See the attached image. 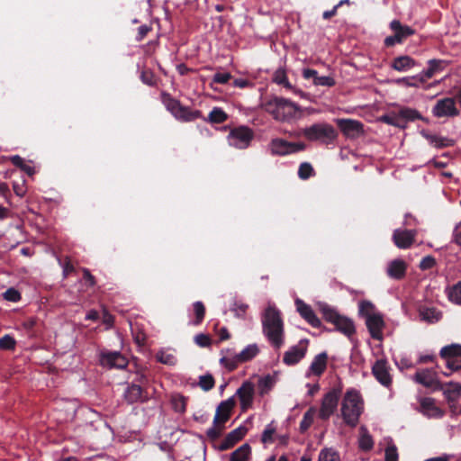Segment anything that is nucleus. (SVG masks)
I'll use <instances>...</instances> for the list:
<instances>
[{
    "instance_id": "5fc2aeb1",
    "label": "nucleus",
    "mask_w": 461,
    "mask_h": 461,
    "mask_svg": "<svg viewBox=\"0 0 461 461\" xmlns=\"http://www.w3.org/2000/svg\"><path fill=\"white\" fill-rule=\"evenodd\" d=\"M16 346V341L14 337L6 334L0 338V349L2 350H14Z\"/></svg>"
},
{
    "instance_id": "5701e85b",
    "label": "nucleus",
    "mask_w": 461,
    "mask_h": 461,
    "mask_svg": "<svg viewBox=\"0 0 461 461\" xmlns=\"http://www.w3.org/2000/svg\"><path fill=\"white\" fill-rule=\"evenodd\" d=\"M123 397L125 401L132 404L137 402H147L149 400L147 391L140 386V384H137L135 383H131L128 384L126 390L124 391Z\"/></svg>"
},
{
    "instance_id": "864d4df0",
    "label": "nucleus",
    "mask_w": 461,
    "mask_h": 461,
    "mask_svg": "<svg viewBox=\"0 0 461 461\" xmlns=\"http://www.w3.org/2000/svg\"><path fill=\"white\" fill-rule=\"evenodd\" d=\"M140 80L143 84L149 86H155L157 85L155 75L150 69H143L141 71Z\"/></svg>"
},
{
    "instance_id": "13d9d810",
    "label": "nucleus",
    "mask_w": 461,
    "mask_h": 461,
    "mask_svg": "<svg viewBox=\"0 0 461 461\" xmlns=\"http://www.w3.org/2000/svg\"><path fill=\"white\" fill-rule=\"evenodd\" d=\"M4 299L9 302L16 303L21 300V294L18 290L15 288H8L4 294H3Z\"/></svg>"
},
{
    "instance_id": "cd10ccee",
    "label": "nucleus",
    "mask_w": 461,
    "mask_h": 461,
    "mask_svg": "<svg viewBox=\"0 0 461 461\" xmlns=\"http://www.w3.org/2000/svg\"><path fill=\"white\" fill-rule=\"evenodd\" d=\"M428 65L429 68L420 73L425 81L433 77L436 74L443 71L448 65V61L433 59L428 61Z\"/></svg>"
},
{
    "instance_id": "4d7b16f0",
    "label": "nucleus",
    "mask_w": 461,
    "mask_h": 461,
    "mask_svg": "<svg viewBox=\"0 0 461 461\" xmlns=\"http://www.w3.org/2000/svg\"><path fill=\"white\" fill-rule=\"evenodd\" d=\"M374 447V441L372 437L366 433L363 434L359 438V447L364 451H369Z\"/></svg>"
},
{
    "instance_id": "9d476101",
    "label": "nucleus",
    "mask_w": 461,
    "mask_h": 461,
    "mask_svg": "<svg viewBox=\"0 0 461 461\" xmlns=\"http://www.w3.org/2000/svg\"><path fill=\"white\" fill-rule=\"evenodd\" d=\"M439 356L446 361L447 368L450 372H443L445 376H449L452 372L461 369V345L451 344L441 348Z\"/></svg>"
},
{
    "instance_id": "a878e982",
    "label": "nucleus",
    "mask_w": 461,
    "mask_h": 461,
    "mask_svg": "<svg viewBox=\"0 0 461 461\" xmlns=\"http://www.w3.org/2000/svg\"><path fill=\"white\" fill-rule=\"evenodd\" d=\"M419 411L428 418H441L444 411L436 405L435 399L430 397H422L420 399Z\"/></svg>"
},
{
    "instance_id": "423d86ee",
    "label": "nucleus",
    "mask_w": 461,
    "mask_h": 461,
    "mask_svg": "<svg viewBox=\"0 0 461 461\" xmlns=\"http://www.w3.org/2000/svg\"><path fill=\"white\" fill-rule=\"evenodd\" d=\"M161 102L167 110L178 121L193 122L203 117L199 110H191L189 107L183 106L179 100L174 98L167 92L161 93Z\"/></svg>"
},
{
    "instance_id": "4c0bfd02",
    "label": "nucleus",
    "mask_w": 461,
    "mask_h": 461,
    "mask_svg": "<svg viewBox=\"0 0 461 461\" xmlns=\"http://www.w3.org/2000/svg\"><path fill=\"white\" fill-rule=\"evenodd\" d=\"M358 313L361 317L366 320L368 319V316L375 315L378 312H375V306L373 303L364 300L359 303Z\"/></svg>"
},
{
    "instance_id": "680f3d73",
    "label": "nucleus",
    "mask_w": 461,
    "mask_h": 461,
    "mask_svg": "<svg viewBox=\"0 0 461 461\" xmlns=\"http://www.w3.org/2000/svg\"><path fill=\"white\" fill-rule=\"evenodd\" d=\"M152 31V26L148 24L140 25L135 37L136 41L140 42Z\"/></svg>"
},
{
    "instance_id": "8fccbe9b",
    "label": "nucleus",
    "mask_w": 461,
    "mask_h": 461,
    "mask_svg": "<svg viewBox=\"0 0 461 461\" xmlns=\"http://www.w3.org/2000/svg\"><path fill=\"white\" fill-rule=\"evenodd\" d=\"M273 81L277 85H282L286 88H291L292 86L288 81L285 69L279 68L274 73Z\"/></svg>"
},
{
    "instance_id": "774afa93",
    "label": "nucleus",
    "mask_w": 461,
    "mask_h": 461,
    "mask_svg": "<svg viewBox=\"0 0 461 461\" xmlns=\"http://www.w3.org/2000/svg\"><path fill=\"white\" fill-rule=\"evenodd\" d=\"M157 358H158V361L162 364H166V365H174L175 364V357L170 354H165L162 352L160 354H158Z\"/></svg>"
},
{
    "instance_id": "37998d69",
    "label": "nucleus",
    "mask_w": 461,
    "mask_h": 461,
    "mask_svg": "<svg viewBox=\"0 0 461 461\" xmlns=\"http://www.w3.org/2000/svg\"><path fill=\"white\" fill-rule=\"evenodd\" d=\"M315 409L310 408L303 417V420L300 422V430L301 432L306 431L313 423V419L315 415Z\"/></svg>"
},
{
    "instance_id": "338daca9",
    "label": "nucleus",
    "mask_w": 461,
    "mask_h": 461,
    "mask_svg": "<svg viewBox=\"0 0 461 461\" xmlns=\"http://www.w3.org/2000/svg\"><path fill=\"white\" fill-rule=\"evenodd\" d=\"M385 461H398V452L395 446H390L386 447Z\"/></svg>"
},
{
    "instance_id": "7ed1b4c3",
    "label": "nucleus",
    "mask_w": 461,
    "mask_h": 461,
    "mask_svg": "<svg viewBox=\"0 0 461 461\" xmlns=\"http://www.w3.org/2000/svg\"><path fill=\"white\" fill-rule=\"evenodd\" d=\"M264 110L276 121H289L296 116L299 110L297 105L283 97H272L263 104Z\"/></svg>"
},
{
    "instance_id": "ddd939ff",
    "label": "nucleus",
    "mask_w": 461,
    "mask_h": 461,
    "mask_svg": "<svg viewBox=\"0 0 461 461\" xmlns=\"http://www.w3.org/2000/svg\"><path fill=\"white\" fill-rule=\"evenodd\" d=\"M253 138L254 132L248 126L233 128L228 135L230 145L240 149H247Z\"/></svg>"
},
{
    "instance_id": "39448f33",
    "label": "nucleus",
    "mask_w": 461,
    "mask_h": 461,
    "mask_svg": "<svg viewBox=\"0 0 461 461\" xmlns=\"http://www.w3.org/2000/svg\"><path fill=\"white\" fill-rule=\"evenodd\" d=\"M322 318L335 326L336 330L341 332L348 338L356 333L355 323L352 319L341 315L339 312L328 304H322L320 307Z\"/></svg>"
},
{
    "instance_id": "a19ab883",
    "label": "nucleus",
    "mask_w": 461,
    "mask_h": 461,
    "mask_svg": "<svg viewBox=\"0 0 461 461\" xmlns=\"http://www.w3.org/2000/svg\"><path fill=\"white\" fill-rule=\"evenodd\" d=\"M10 160L14 166L24 171L27 175L32 176L35 173L34 168L27 165L22 157L15 155L11 157Z\"/></svg>"
},
{
    "instance_id": "49530a36",
    "label": "nucleus",
    "mask_w": 461,
    "mask_h": 461,
    "mask_svg": "<svg viewBox=\"0 0 461 461\" xmlns=\"http://www.w3.org/2000/svg\"><path fill=\"white\" fill-rule=\"evenodd\" d=\"M215 380L210 374L201 375L199 377L198 385L205 392L212 390L214 387Z\"/></svg>"
},
{
    "instance_id": "6e6552de",
    "label": "nucleus",
    "mask_w": 461,
    "mask_h": 461,
    "mask_svg": "<svg viewBox=\"0 0 461 461\" xmlns=\"http://www.w3.org/2000/svg\"><path fill=\"white\" fill-rule=\"evenodd\" d=\"M342 390L343 385L341 383H339L324 394L319 411L320 419L327 420L332 414H334L338 408Z\"/></svg>"
},
{
    "instance_id": "6e6d98bb",
    "label": "nucleus",
    "mask_w": 461,
    "mask_h": 461,
    "mask_svg": "<svg viewBox=\"0 0 461 461\" xmlns=\"http://www.w3.org/2000/svg\"><path fill=\"white\" fill-rule=\"evenodd\" d=\"M221 364L224 366L229 371L235 370L238 366L241 363L240 360L237 359V354L232 357H222L220 360Z\"/></svg>"
},
{
    "instance_id": "c9c22d12",
    "label": "nucleus",
    "mask_w": 461,
    "mask_h": 461,
    "mask_svg": "<svg viewBox=\"0 0 461 461\" xmlns=\"http://www.w3.org/2000/svg\"><path fill=\"white\" fill-rule=\"evenodd\" d=\"M420 316L422 321H425L429 323H435L438 321L442 315L435 308H423L420 310Z\"/></svg>"
},
{
    "instance_id": "de8ad7c7",
    "label": "nucleus",
    "mask_w": 461,
    "mask_h": 461,
    "mask_svg": "<svg viewBox=\"0 0 461 461\" xmlns=\"http://www.w3.org/2000/svg\"><path fill=\"white\" fill-rule=\"evenodd\" d=\"M401 120L400 112H398V113L385 114L381 117V121L383 122L402 129V122Z\"/></svg>"
},
{
    "instance_id": "2f4dec72",
    "label": "nucleus",
    "mask_w": 461,
    "mask_h": 461,
    "mask_svg": "<svg viewBox=\"0 0 461 461\" xmlns=\"http://www.w3.org/2000/svg\"><path fill=\"white\" fill-rule=\"evenodd\" d=\"M416 65L415 60L410 56L403 55L395 58L392 62V68L394 70L402 72L407 71Z\"/></svg>"
},
{
    "instance_id": "09e8293b",
    "label": "nucleus",
    "mask_w": 461,
    "mask_h": 461,
    "mask_svg": "<svg viewBox=\"0 0 461 461\" xmlns=\"http://www.w3.org/2000/svg\"><path fill=\"white\" fill-rule=\"evenodd\" d=\"M447 385L448 388L444 390V393L449 401H452L456 397L461 395V384L451 382Z\"/></svg>"
},
{
    "instance_id": "e433bc0d",
    "label": "nucleus",
    "mask_w": 461,
    "mask_h": 461,
    "mask_svg": "<svg viewBox=\"0 0 461 461\" xmlns=\"http://www.w3.org/2000/svg\"><path fill=\"white\" fill-rule=\"evenodd\" d=\"M187 398L180 393L171 396L172 408L176 412L184 413L186 410Z\"/></svg>"
},
{
    "instance_id": "e2e57ef3",
    "label": "nucleus",
    "mask_w": 461,
    "mask_h": 461,
    "mask_svg": "<svg viewBox=\"0 0 461 461\" xmlns=\"http://www.w3.org/2000/svg\"><path fill=\"white\" fill-rule=\"evenodd\" d=\"M195 343L202 348H206L211 345V338L203 333L197 334L194 337Z\"/></svg>"
},
{
    "instance_id": "72a5a7b5",
    "label": "nucleus",
    "mask_w": 461,
    "mask_h": 461,
    "mask_svg": "<svg viewBox=\"0 0 461 461\" xmlns=\"http://www.w3.org/2000/svg\"><path fill=\"white\" fill-rule=\"evenodd\" d=\"M250 456L251 447L245 443L230 454V461H249Z\"/></svg>"
},
{
    "instance_id": "c85d7f7f",
    "label": "nucleus",
    "mask_w": 461,
    "mask_h": 461,
    "mask_svg": "<svg viewBox=\"0 0 461 461\" xmlns=\"http://www.w3.org/2000/svg\"><path fill=\"white\" fill-rule=\"evenodd\" d=\"M407 265L402 259L391 261L387 267V275L393 279L400 280L405 276Z\"/></svg>"
},
{
    "instance_id": "f257e3e1",
    "label": "nucleus",
    "mask_w": 461,
    "mask_h": 461,
    "mask_svg": "<svg viewBox=\"0 0 461 461\" xmlns=\"http://www.w3.org/2000/svg\"><path fill=\"white\" fill-rule=\"evenodd\" d=\"M262 330L270 344L279 349L285 342L284 321L280 311L269 305L262 316Z\"/></svg>"
},
{
    "instance_id": "f3484780",
    "label": "nucleus",
    "mask_w": 461,
    "mask_h": 461,
    "mask_svg": "<svg viewBox=\"0 0 461 461\" xmlns=\"http://www.w3.org/2000/svg\"><path fill=\"white\" fill-rule=\"evenodd\" d=\"M100 364L108 368L123 369L127 366L128 360L118 351H104L100 354Z\"/></svg>"
},
{
    "instance_id": "393cba45",
    "label": "nucleus",
    "mask_w": 461,
    "mask_h": 461,
    "mask_svg": "<svg viewBox=\"0 0 461 461\" xmlns=\"http://www.w3.org/2000/svg\"><path fill=\"white\" fill-rule=\"evenodd\" d=\"M295 305L301 317L303 318L313 328H321V321L316 316L315 312L309 304L305 303L301 299H296Z\"/></svg>"
},
{
    "instance_id": "f8f14e48",
    "label": "nucleus",
    "mask_w": 461,
    "mask_h": 461,
    "mask_svg": "<svg viewBox=\"0 0 461 461\" xmlns=\"http://www.w3.org/2000/svg\"><path fill=\"white\" fill-rule=\"evenodd\" d=\"M390 29L393 32V35L387 36L384 41L388 48L402 43L408 37L415 33V30L408 25H402L399 20H393L390 23Z\"/></svg>"
},
{
    "instance_id": "7c9ffc66",
    "label": "nucleus",
    "mask_w": 461,
    "mask_h": 461,
    "mask_svg": "<svg viewBox=\"0 0 461 461\" xmlns=\"http://www.w3.org/2000/svg\"><path fill=\"white\" fill-rule=\"evenodd\" d=\"M328 355L326 352H321L315 356L313 358L309 370L312 374L320 376L321 375L327 367Z\"/></svg>"
},
{
    "instance_id": "ea45409f",
    "label": "nucleus",
    "mask_w": 461,
    "mask_h": 461,
    "mask_svg": "<svg viewBox=\"0 0 461 461\" xmlns=\"http://www.w3.org/2000/svg\"><path fill=\"white\" fill-rule=\"evenodd\" d=\"M447 297L453 303L461 305V281L448 288Z\"/></svg>"
},
{
    "instance_id": "69168bd1",
    "label": "nucleus",
    "mask_w": 461,
    "mask_h": 461,
    "mask_svg": "<svg viewBox=\"0 0 461 461\" xmlns=\"http://www.w3.org/2000/svg\"><path fill=\"white\" fill-rule=\"evenodd\" d=\"M231 78L230 73H216L213 77L212 83L216 84H226Z\"/></svg>"
},
{
    "instance_id": "b1692460",
    "label": "nucleus",
    "mask_w": 461,
    "mask_h": 461,
    "mask_svg": "<svg viewBox=\"0 0 461 461\" xmlns=\"http://www.w3.org/2000/svg\"><path fill=\"white\" fill-rule=\"evenodd\" d=\"M248 432V429L244 426H240L235 429L229 432L222 439L219 446V450L225 451L233 447L240 440H241Z\"/></svg>"
},
{
    "instance_id": "c756f323",
    "label": "nucleus",
    "mask_w": 461,
    "mask_h": 461,
    "mask_svg": "<svg viewBox=\"0 0 461 461\" xmlns=\"http://www.w3.org/2000/svg\"><path fill=\"white\" fill-rule=\"evenodd\" d=\"M421 135L429 142L430 145L437 149L453 147L455 140L447 137L429 133L425 131H421Z\"/></svg>"
},
{
    "instance_id": "473e14b6",
    "label": "nucleus",
    "mask_w": 461,
    "mask_h": 461,
    "mask_svg": "<svg viewBox=\"0 0 461 461\" xmlns=\"http://www.w3.org/2000/svg\"><path fill=\"white\" fill-rule=\"evenodd\" d=\"M400 118H402V129L406 127L408 122H413L415 120L425 121L423 116L415 109L403 107L399 110Z\"/></svg>"
},
{
    "instance_id": "bb28decb",
    "label": "nucleus",
    "mask_w": 461,
    "mask_h": 461,
    "mask_svg": "<svg viewBox=\"0 0 461 461\" xmlns=\"http://www.w3.org/2000/svg\"><path fill=\"white\" fill-rule=\"evenodd\" d=\"M303 77L307 80L312 79V82L315 86L330 87L336 84V81L333 77L328 76H319L318 72L312 68H304L303 70Z\"/></svg>"
},
{
    "instance_id": "0e129e2a",
    "label": "nucleus",
    "mask_w": 461,
    "mask_h": 461,
    "mask_svg": "<svg viewBox=\"0 0 461 461\" xmlns=\"http://www.w3.org/2000/svg\"><path fill=\"white\" fill-rule=\"evenodd\" d=\"M224 429V425H221L219 427L213 424V427L208 429L206 434L207 437L212 440L217 439L221 435V431Z\"/></svg>"
},
{
    "instance_id": "6ab92c4d",
    "label": "nucleus",
    "mask_w": 461,
    "mask_h": 461,
    "mask_svg": "<svg viewBox=\"0 0 461 461\" xmlns=\"http://www.w3.org/2000/svg\"><path fill=\"white\" fill-rule=\"evenodd\" d=\"M235 404L236 402L233 397L221 402L216 408V412L213 418V424L217 427L224 425L230 420Z\"/></svg>"
},
{
    "instance_id": "20e7f679",
    "label": "nucleus",
    "mask_w": 461,
    "mask_h": 461,
    "mask_svg": "<svg viewBox=\"0 0 461 461\" xmlns=\"http://www.w3.org/2000/svg\"><path fill=\"white\" fill-rule=\"evenodd\" d=\"M322 318L335 326L336 330L341 332L348 338L356 333L355 323L352 319L341 315L339 312L328 304H322L320 307Z\"/></svg>"
},
{
    "instance_id": "f03ea898",
    "label": "nucleus",
    "mask_w": 461,
    "mask_h": 461,
    "mask_svg": "<svg viewBox=\"0 0 461 461\" xmlns=\"http://www.w3.org/2000/svg\"><path fill=\"white\" fill-rule=\"evenodd\" d=\"M364 410V402L361 394L356 389H348L341 402V417L344 422L354 428L359 422V418Z\"/></svg>"
},
{
    "instance_id": "0eeeda50",
    "label": "nucleus",
    "mask_w": 461,
    "mask_h": 461,
    "mask_svg": "<svg viewBox=\"0 0 461 461\" xmlns=\"http://www.w3.org/2000/svg\"><path fill=\"white\" fill-rule=\"evenodd\" d=\"M300 135L304 136L310 141L330 143L337 138L338 133L332 125L321 122L302 129Z\"/></svg>"
},
{
    "instance_id": "a18cd8bd",
    "label": "nucleus",
    "mask_w": 461,
    "mask_h": 461,
    "mask_svg": "<svg viewBox=\"0 0 461 461\" xmlns=\"http://www.w3.org/2000/svg\"><path fill=\"white\" fill-rule=\"evenodd\" d=\"M314 174H315L314 169L310 163L303 162L299 166L298 176L301 179L306 180V179L310 178L311 176H314Z\"/></svg>"
},
{
    "instance_id": "bf43d9fd",
    "label": "nucleus",
    "mask_w": 461,
    "mask_h": 461,
    "mask_svg": "<svg viewBox=\"0 0 461 461\" xmlns=\"http://www.w3.org/2000/svg\"><path fill=\"white\" fill-rule=\"evenodd\" d=\"M274 384H275V380L269 375L261 378L258 383V385L262 391L261 393H263L264 391L270 390L273 387Z\"/></svg>"
},
{
    "instance_id": "aec40b11",
    "label": "nucleus",
    "mask_w": 461,
    "mask_h": 461,
    "mask_svg": "<svg viewBox=\"0 0 461 461\" xmlns=\"http://www.w3.org/2000/svg\"><path fill=\"white\" fill-rule=\"evenodd\" d=\"M236 394L239 397L241 411H246L248 409L251 408L253 404L255 394L254 384L249 381L244 382L237 390Z\"/></svg>"
},
{
    "instance_id": "dca6fc26",
    "label": "nucleus",
    "mask_w": 461,
    "mask_h": 461,
    "mask_svg": "<svg viewBox=\"0 0 461 461\" xmlns=\"http://www.w3.org/2000/svg\"><path fill=\"white\" fill-rule=\"evenodd\" d=\"M391 367L385 359H377L372 366V375L383 386L389 388L393 384Z\"/></svg>"
},
{
    "instance_id": "f704fd0d",
    "label": "nucleus",
    "mask_w": 461,
    "mask_h": 461,
    "mask_svg": "<svg viewBox=\"0 0 461 461\" xmlns=\"http://www.w3.org/2000/svg\"><path fill=\"white\" fill-rule=\"evenodd\" d=\"M259 352V348L256 344L248 345L240 353L237 354V359L241 363L250 361Z\"/></svg>"
},
{
    "instance_id": "a211bd4d",
    "label": "nucleus",
    "mask_w": 461,
    "mask_h": 461,
    "mask_svg": "<svg viewBox=\"0 0 461 461\" xmlns=\"http://www.w3.org/2000/svg\"><path fill=\"white\" fill-rule=\"evenodd\" d=\"M416 235V230L396 229L393 230L392 240L397 248L406 249L415 242Z\"/></svg>"
},
{
    "instance_id": "4468645a",
    "label": "nucleus",
    "mask_w": 461,
    "mask_h": 461,
    "mask_svg": "<svg viewBox=\"0 0 461 461\" xmlns=\"http://www.w3.org/2000/svg\"><path fill=\"white\" fill-rule=\"evenodd\" d=\"M460 113L456 106V101L452 97H446L437 101L432 108V114L435 117H456Z\"/></svg>"
},
{
    "instance_id": "3c124183",
    "label": "nucleus",
    "mask_w": 461,
    "mask_h": 461,
    "mask_svg": "<svg viewBox=\"0 0 461 461\" xmlns=\"http://www.w3.org/2000/svg\"><path fill=\"white\" fill-rule=\"evenodd\" d=\"M318 461H340V458L336 451L324 448L320 452Z\"/></svg>"
},
{
    "instance_id": "603ef678",
    "label": "nucleus",
    "mask_w": 461,
    "mask_h": 461,
    "mask_svg": "<svg viewBox=\"0 0 461 461\" xmlns=\"http://www.w3.org/2000/svg\"><path fill=\"white\" fill-rule=\"evenodd\" d=\"M276 433V427L273 422L269 423L264 429L261 437V441L264 444H269L274 442V435Z\"/></svg>"
},
{
    "instance_id": "052dcab7",
    "label": "nucleus",
    "mask_w": 461,
    "mask_h": 461,
    "mask_svg": "<svg viewBox=\"0 0 461 461\" xmlns=\"http://www.w3.org/2000/svg\"><path fill=\"white\" fill-rule=\"evenodd\" d=\"M436 265V259L432 256H426L424 257L419 265V267L421 270H428L431 269Z\"/></svg>"
},
{
    "instance_id": "c03bdc74",
    "label": "nucleus",
    "mask_w": 461,
    "mask_h": 461,
    "mask_svg": "<svg viewBox=\"0 0 461 461\" xmlns=\"http://www.w3.org/2000/svg\"><path fill=\"white\" fill-rule=\"evenodd\" d=\"M193 307H194V312L195 315V320L194 321L193 324L199 325L202 323V321L204 319L205 306L202 302L197 301L193 304Z\"/></svg>"
},
{
    "instance_id": "79ce46f5",
    "label": "nucleus",
    "mask_w": 461,
    "mask_h": 461,
    "mask_svg": "<svg viewBox=\"0 0 461 461\" xmlns=\"http://www.w3.org/2000/svg\"><path fill=\"white\" fill-rule=\"evenodd\" d=\"M425 82L426 81L424 80L421 74H419L414 77H402V78H400L397 80L398 84H402L406 86H411V87H419L421 85H423Z\"/></svg>"
},
{
    "instance_id": "1a4fd4ad",
    "label": "nucleus",
    "mask_w": 461,
    "mask_h": 461,
    "mask_svg": "<svg viewBox=\"0 0 461 461\" xmlns=\"http://www.w3.org/2000/svg\"><path fill=\"white\" fill-rule=\"evenodd\" d=\"M303 142H290L281 138L272 139L268 144V150L272 156H287L304 150Z\"/></svg>"
},
{
    "instance_id": "58836bf2",
    "label": "nucleus",
    "mask_w": 461,
    "mask_h": 461,
    "mask_svg": "<svg viewBox=\"0 0 461 461\" xmlns=\"http://www.w3.org/2000/svg\"><path fill=\"white\" fill-rule=\"evenodd\" d=\"M228 119V114L219 107H214L208 115L211 123H222Z\"/></svg>"
},
{
    "instance_id": "9b49d317",
    "label": "nucleus",
    "mask_w": 461,
    "mask_h": 461,
    "mask_svg": "<svg viewBox=\"0 0 461 461\" xmlns=\"http://www.w3.org/2000/svg\"><path fill=\"white\" fill-rule=\"evenodd\" d=\"M412 380L433 392L444 390L438 373L433 368L418 369L413 375Z\"/></svg>"
},
{
    "instance_id": "412c9836",
    "label": "nucleus",
    "mask_w": 461,
    "mask_h": 461,
    "mask_svg": "<svg viewBox=\"0 0 461 461\" xmlns=\"http://www.w3.org/2000/svg\"><path fill=\"white\" fill-rule=\"evenodd\" d=\"M337 124L343 134L351 139L358 138L363 134V124L356 120L339 119Z\"/></svg>"
},
{
    "instance_id": "4be33fe9",
    "label": "nucleus",
    "mask_w": 461,
    "mask_h": 461,
    "mask_svg": "<svg viewBox=\"0 0 461 461\" xmlns=\"http://www.w3.org/2000/svg\"><path fill=\"white\" fill-rule=\"evenodd\" d=\"M366 326L372 339L380 341L383 339V330L385 323L380 312L373 316H368V319L366 320Z\"/></svg>"
},
{
    "instance_id": "2eb2a0df",
    "label": "nucleus",
    "mask_w": 461,
    "mask_h": 461,
    "mask_svg": "<svg viewBox=\"0 0 461 461\" xmlns=\"http://www.w3.org/2000/svg\"><path fill=\"white\" fill-rule=\"evenodd\" d=\"M308 339H301L298 344L291 347L283 357V362L286 366L298 364L306 355L308 349Z\"/></svg>"
}]
</instances>
